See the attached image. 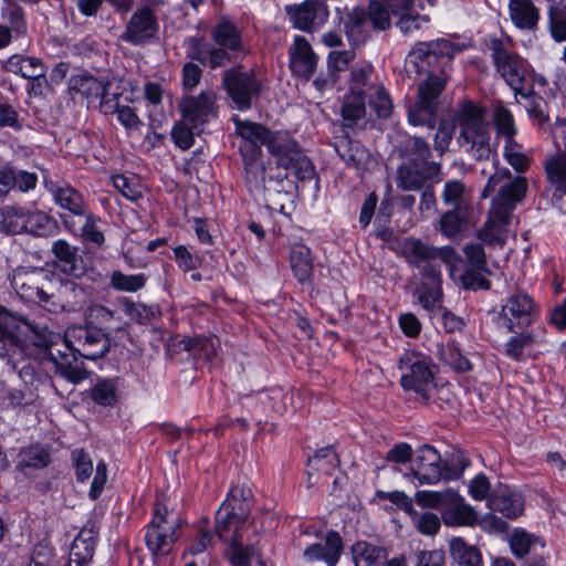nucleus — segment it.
I'll use <instances>...</instances> for the list:
<instances>
[{"label":"nucleus","mask_w":566,"mask_h":566,"mask_svg":"<svg viewBox=\"0 0 566 566\" xmlns=\"http://www.w3.org/2000/svg\"><path fill=\"white\" fill-rule=\"evenodd\" d=\"M402 253L407 262L420 270L424 277L431 280V286L424 284L419 291V302L429 312L441 310V264L449 269L451 279L465 280L469 270L463 269V260L451 247L436 248L421 242L418 239H406L402 245Z\"/></svg>","instance_id":"obj_1"},{"label":"nucleus","mask_w":566,"mask_h":566,"mask_svg":"<svg viewBox=\"0 0 566 566\" xmlns=\"http://www.w3.org/2000/svg\"><path fill=\"white\" fill-rule=\"evenodd\" d=\"M237 133L242 138L239 148L245 185L251 193L260 195L265 189V166L260 145H265L274 156L283 147L287 134L273 133L261 124L240 120L237 122Z\"/></svg>","instance_id":"obj_2"},{"label":"nucleus","mask_w":566,"mask_h":566,"mask_svg":"<svg viewBox=\"0 0 566 566\" xmlns=\"http://www.w3.org/2000/svg\"><path fill=\"white\" fill-rule=\"evenodd\" d=\"M371 72V65L352 71L349 94L342 107L343 120L347 127H359L365 123L367 97L379 117H387L391 112V101L384 87L370 82Z\"/></svg>","instance_id":"obj_3"},{"label":"nucleus","mask_w":566,"mask_h":566,"mask_svg":"<svg viewBox=\"0 0 566 566\" xmlns=\"http://www.w3.org/2000/svg\"><path fill=\"white\" fill-rule=\"evenodd\" d=\"M527 190L526 180L517 177L500 188L492 201L489 218L479 232V238L490 245H503L512 234L513 211Z\"/></svg>","instance_id":"obj_4"},{"label":"nucleus","mask_w":566,"mask_h":566,"mask_svg":"<svg viewBox=\"0 0 566 566\" xmlns=\"http://www.w3.org/2000/svg\"><path fill=\"white\" fill-rule=\"evenodd\" d=\"M484 109L469 101L462 102L454 115L460 130V146L478 160L488 159L491 154L490 127Z\"/></svg>","instance_id":"obj_5"},{"label":"nucleus","mask_w":566,"mask_h":566,"mask_svg":"<svg viewBox=\"0 0 566 566\" xmlns=\"http://www.w3.org/2000/svg\"><path fill=\"white\" fill-rule=\"evenodd\" d=\"M536 315L533 298L523 292L506 297L499 308L492 312V324L503 335L530 327Z\"/></svg>","instance_id":"obj_6"},{"label":"nucleus","mask_w":566,"mask_h":566,"mask_svg":"<svg viewBox=\"0 0 566 566\" xmlns=\"http://www.w3.org/2000/svg\"><path fill=\"white\" fill-rule=\"evenodd\" d=\"M10 282L22 300L48 310L51 290L56 284L52 272L43 268H18L12 272Z\"/></svg>","instance_id":"obj_7"},{"label":"nucleus","mask_w":566,"mask_h":566,"mask_svg":"<svg viewBox=\"0 0 566 566\" xmlns=\"http://www.w3.org/2000/svg\"><path fill=\"white\" fill-rule=\"evenodd\" d=\"M400 384L403 389L427 397L434 388L431 358L417 350H406L399 358Z\"/></svg>","instance_id":"obj_8"},{"label":"nucleus","mask_w":566,"mask_h":566,"mask_svg":"<svg viewBox=\"0 0 566 566\" xmlns=\"http://www.w3.org/2000/svg\"><path fill=\"white\" fill-rule=\"evenodd\" d=\"M181 521L172 517L167 507L156 501L154 516L145 534L146 545L154 556H166L178 539Z\"/></svg>","instance_id":"obj_9"},{"label":"nucleus","mask_w":566,"mask_h":566,"mask_svg":"<svg viewBox=\"0 0 566 566\" xmlns=\"http://www.w3.org/2000/svg\"><path fill=\"white\" fill-rule=\"evenodd\" d=\"M222 86L239 111L250 109L253 101L259 98L263 87L254 71H244L242 65H237L223 72Z\"/></svg>","instance_id":"obj_10"},{"label":"nucleus","mask_w":566,"mask_h":566,"mask_svg":"<svg viewBox=\"0 0 566 566\" xmlns=\"http://www.w3.org/2000/svg\"><path fill=\"white\" fill-rule=\"evenodd\" d=\"M446 83L447 77L444 75L429 72L427 78L419 84L418 99L408 109V120L411 125L434 127L437 112L436 101Z\"/></svg>","instance_id":"obj_11"},{"label":"nucleus","mask_w":566,"mask_h":566,"mask_svg":"<svg viewBox=\"0 0 566 566\" xmlns=\"http://www.w3.org/2000/svg\"><path fill=\"white\" fill-rule=\"evenodd\" d=\"M24 327L32 332L30 339L32 344L43 350L44 361L51 365V370L60 377L66 379L72 384H78L87 377L85 368L76 361V358L72 355H63L59 359L49 353L52 344V334L46 329L38 331L27 321L21 319V328Z\"/></svg>","instance_id":"obj_12"},{"label":"nucleus","mask_w":566,"mask_h":566,"mask_svg":"<svg viewBox=\"0 0 566 566\" xmlns=\"http://www.w3.org/2000/svg\"><path fill=\"white\" fill-rule=\"evenodd\" d=\"M67 347L85 359L96 360L104 357L111 348L108 332L84 325H73L65 331Z\"/></svg>","instance_id":"obj_13"},{"label":"nucleus","mask_w":566,"mask_h":566,"mask_svg":"<svg viewBox=\"0 0 566 566\" xmlns=\"http://www.w3.org/2000/svg\"><path fill=\"white\" fill-rule=\"evenodd\" d=\"M492 51L496 71L514 91L515 95L533 98L531 91L525 88V82L530 74L527 61L509 52L499 42L493 43Z\"/></svg>","instance_id":"obj_14"},{"label":"nucleus","mask_w":566,"mask_h":566,"mask_svg":"<svg viewBox=\"0 0 566 566\" xmlns=\"http://www.w3.org/2000/svg\"><path fill=\"white\" fill-rule=\"evenodd\" d=\"M464 43L450 39H437L429 42L418 43L410 53L411 61L417 65L418 71H424L426 66H432L439 59L449 62L455 54L465 49Z\"/></svg>","instance_id":"obj_15"},{"label":"nucleus","mask_w":566,"mask_h":566,"mask_svg":"<svg viewBox=\"0 0 566 566\" xmlns=\"http://www.w3.org/2000/svg\"><path fill=\"white\" fill-rule=\"evenodd\" d=\"M182 118L193 126H199L218 113L217 96L212 91H202L198 96L186 95L178 104Z\"/></svg>","instance_id":"obj_16"},{"label":"nucleus","mask_w":566,"mask_h":566,"mask_svg":"<svg viewBox=\"0 0 566 566\" xmlns=\"http://www.w3.org/2000/svg\"><path fill=\"white\" fill-rule=\"evenodd\" d=\"M21 319L0 305V358L12 364L23 352Z\"/></svg>","instance_id":"obj_17"},{"label":"nucleus","mask_w":566,"mask_h":566,"mask_svg":"<svg viewBox=\"0 0 566 566\" xmlns=\"http://www.w3.org/2000/svg\"><path fill=\"white\" fill-rule=\"evenodd\" d=\"M157 32L158 22L155 13L148 7H143L133 13L120 40L133 45H144L154 39Z\"/></svg>","instance_id":"obj_18"},{"label":"nucleus","mask_w":566,"mask_h":566,"mask_svg":"<svg viewBox=\"0 0 566 566\" xmlns=\"http://www.w3.org/2000/svg\"><path fill=\"white\" fill-rule=\"evenodd\" d=\"M411 473L420 485L438 483L442 476L439 452L429 444L419 448L412 460Z\"/></svg>","instance_id":"obj_19"},{"label":"nucleus","mask_w":566,"mask_h":566,"mask_svg":"<svg viewBox=\"0 0 566 566\" xmlns=\"http://www.w3.org/2000/svg\"><path fill=\"white\" fill-rule=\"evenodd\" d=\"M60 286L52 287L48 304L49 312L76 311L85 298V289L72 280H63L55 276Z\"/></svg>","instance_id":"obj_20"},{"label":"nucleus","mask_w":566,"mask_h":566,"mask_svg":"<svg viewBox=\"0 0 566 566\" xmlns=\"http://www.w3.org/2000/svg\"><path fill=\"white\" fill-rule=\"evenodd\" d=\"M367 22L378 30L390 27V9L384 0H371L367 12L360 8L353 9L348 14V34L353 35L356 29L364 28Z\"/></svg>","instance_id":"obj_21"},{"label":"nucleus","mask_w":566,"mask_h":566,"mask_svg":"<svg viewBox=\"0 0 566 566\" xmlns=\"http://www.w3.org/2000/svg\"><path fill=\"white\" fill-rule=\"evenodd\" d=\"M275 157L277 165L286 170H290L295 177L301 180L311 178L314 174V165L312 161L297 148V145L286 135L285 140L282 143Z\"/></svg>","instance_id":"obj_22"},{"label":"nucleus","mask_w":566,"mask_h":566,"mask_svg":"<svg viewBox=\"0 0 566 566\" xmlns=\"http://www.w3.org/2000/svg\"><path fill=\"white\" fill-rule=\"evenodd\" d=\"M525 500L520 491L509 486L499 485L488 499V506L493 512L501 513L504 517L513 520L524 511Z\"/></svg>","instance_id":"obj_23"},{"label":"nucleus","mask_w":566,"mask_h":566,"mask_svg":"<svg viewBox=\"0 0 566 566\" xmlns=\"http://www.w3.org/2000/svg\"><path fill=\"white\" fill-rule=\"evenodd\" d=\"M52 253L54 254V265L55 268L74 279H80L86 273V265L82 258L78 254V250L76 247H72L65 240H56L52 244Z\"/></svg>","instance_id":"obj_24"},{"label":"nucleus","mask_w":566,"mask_h":566,"mask_svg":"<svg viewBox=\"0 0 566 566\" xmlns=\"http://www.w3.org/2000/svg\"><path fill=\"white\" fill-rule=\"evenodd\" d=\"M441 515L447 526H474L478 522V514L474 509L453 490L442 509Z\"/></svg>","instance_id":"obj_25"},{"label":"nucleus","mask_w":566,"mask_h":566,"mask_svg":"<svg viewBox=\"0 0 566 566\" xmlns=\"http://www.w3.org/2000/svg\"><path fill=\"white\" fill-rule=\"evenodd\" d=\"M290 67L297 77L305 81H308L315 72V53L310 42L303 36H296L290 48Z\"/></svg>","instance_id":"obj_26"},{"label":"nucleus","mask_w":566,"mask_h":566,"mask_svg":"<svg viewBox=\"0 0 566 566\" xmlns=\"http://www.w3.org/2000/svg\"><path fill=\"white\" fill-rule=\"evenodd\" d=\"M513 334L503 345V353L513 360H521L526 349L541 342L535 328H523Z\"/></svg>","instance_id":"obj_27"},{"label":"nucleus","mask_w":566,"mask_h":566,"mask_svg":"<svg viewBox=\"0 0 566 566\" xmlns=\"http://www.w3.org/2000/svg\"><path fill=\"white\" fill-rule=\"evenodd\" d=\"M69 90L73 98L78 96L90 104L104 93L105 84L92 75L81 74L71 77Z\"/></svg>","instance_id":"obj_28"},{"label":"nucleus","mask_w":566,"mask_h":566,"mask_svg":"<svg viewBox=\"0 0 566 566\" xmlns=\"http://www.w3.org/2000/svg\"><path fill=\"white\" fill-rule=\"evenodd\" d=\"M84 324L107 332L112 327L120 329L122 319L115 311L101 304H93L84 313Z\"/></svg>","instance_id":"obj_29"},{"label":"nucleus","mask_w":566,"mask_h":566,"mask_svg":"<svg viewBox=\"0 0 566 566\" xmlns=\"http://www.w3.org/2000/svg\"><path fill=\"white\" fill-rule=\"evenodd\" d=\"M216 45L239 52L243 49L242 36L237 27L228 19H221L210 31Z\"/></svg>","instance_id":"obj_30"},{"label":"nucleus","mask_w":566,"mask_h":566,"mask_svg":"<svg viewBox=\"0 0 566 566\" xmlns=\"http://www.w3.org/2000/svg\"><path fill=\"white\" fill-rule=\"evenodd\" d=\"M510 18L520 29H534L538 22V10L531 0H510Z\"/></svg>","instance_id":"obj_31"},{"label":"nucleus","mask_w":566,"mask_h":566,"mask_svg":"<svg viewBox=\"0 0 566 566\" xmlns=\"http://www.w3.org/2000/svg\"><path fill=\"white\" fill-rule=\"evenodd\" d=\"M95 552V531L94 526L83 527L77 536L74 538L71 549L70 557L72 562H82L88 565L91 563Z\"/></svg>","instance_id":"obj_32"},{"label":"nucleus","mask_w":566,"mask_h":566,"mask_svg":"<svg viewBox=\"0 0 566 566\" xmlns=\"http://www.w3.org/2000/svg\"><path fill=\"white\" fill-rule=\"evenodd\" d=\"M291 266L301 283L311 282L314 271L311 250L304 244H295L291 249Z\"/></svg>","instance_id":"obj_33"},{"label":"nucleus","mask_w":566,"mask_h":566,"mask_svg":"<svg viewBox=\"0 0 566 566\" xmlns=\"http://www.w3.org/2000/svg\"><path fill=\"white\" fill-rule=\"evenodd\" d=\"M451 557L459 566H483L480 549L461 537H453L449 544Z\"/></svg>","instance_id":"obj_34"},{"label":"nucleus","mask_w":566,"mask_h":566,"mask_svg":"<svg viewBox=\"0 0 566 566\" xmlns=\"http://www.w3.org/2000/svg\"><path fill=\"white\" fill-rule=\"evenodd\" d=\"M28 210L14 206H6L0 209V230L17 234L27 231Z\"/></svg>","instance_id":"obj_35"},{"label":"nucleus","mask_w":566,"mask_h":566,"mask_svg":"<svg viewBox=\"0 0 566 566\" xmlns=\"http://www.w3.org/2000/svg\"><path fill=\"white\" fill-rule=\"evenodd\" d=\"M426 167L412 161L401 165L397 172V186L402 190H418L424 184Z\"/></svg>","instance_id":"obj_36"},{"label":"nucleus","mask_w":566,"mask_h":566,"mask_svg":"<svg viewBox=\"0 0 566 566\" xmlns=\"http://www.w3.org/2000/svg\"><path fill=\"white\" fill-rule=\"evenodd\" d=\"M7 67L29 80L41 77L46 73L45 65L34 56L12 55L8 60Z\"/></svg>","instance_id":"obj_37"},{"label":"nucleus","mask_w":566,"mask_h":566,"mask_svg":"<svg viewBox=\"0 0 566 566\" xmlns=\"http://www.w3.org/2000/svg\"><path fill=\"white\" fill-rule=\"evenodd\" d=\"M249 495L250 491L234 486L221 505H227V511L231 513L232 517H235L239 523H244L251 509Z\"/></svg>","instance_id":"obj_38"},{"label":"nucleus","mask_w":566,"mask_h":566,"mask_svg":"<svg viewBox=\"0 0 566 566\" xmlns=\"http://www.w3.org/2000/svg\"><path fill=\"white\" fill-rule=\"evenodd\" d=\"M470 192L460 180H449L441 192L442 202L455 210H468Z\"/></svg>","instance_id":"obj_39"},{"label":"nucleus","mask_w":566,"mask_h":566,"mask_svg":"<svg viewBox=\"0 0 566 566\" xmlns=\"http://www.w3.org/2000/svg\"><path fill=\"white\" fill-rule=\"evenodd\" d=\"M55 202L76 217L85 216V205L78 191L70 186L59 187L53 192Z\"/></svg>","instance_id":"obj_40"},{"label":"nucleus","mask_w":566,"mask_h":566,"mask_svg":"<svg viewBox=\"0 0 566 566\" xmlns=\"http://www.w3.org/2000/svg\"><path fill=\"white\" fill-rule=\"evenodd\" d=\"M406 513L409 515L412 526L422 535L433 536L441 527V520L433 512L417 511L411 504V510Z\"/></svg>","instance_id":"obj_41"},{"label":"nucleus","mask_w":566,"mask_h":566,"mask_svg":"<svg viewBox=\"0 0 566 566\" xmlns=\"http://www.w3.org/2000/svg\"><path fill=\"white\" fill-rule=\"evenodd\" d=\"M228 555L233 566H248L256 552L253 544L244 545L241 534L235 531L229 541Z\"/></svg>","instance_id":"obj_42"},{"label":"nucleus","mask_w":566,"mask_h":566,"mask_svg":"<svg viewBox=\"0 0 566 566\" xmlns=\"http://www.w3.org/2000/svg\"><path fill=\"white\" fill-rule=\"evenodd\" d=\"M318 1L307 0L300 6L286 7V12L294 19L295 25L302 30H310L317 15Z\"/></svg>","instance_id":"obj_43"},{"label":"nucleus","mask_w":566,"mask_h":566,"mask_svg":"<svg viewBox=\"0 0 566 566\" xmlns=\"http://www.w3.org/2000/svg\"><path fill=\"white\" fill-rule=\"evenodd\" d=\"M340 147V156L344 158V160L358 169H366L373 161V157L369 150L365 148L359 142L348 140Z\"/></svg>","instance_id":"obj_44"},{"label":"nucleus","mask_w":566,"mask_h":566,"mask_svg":"<svg viewBox=\"0 0 566 566\" xmlns=\"http://www.w3.org/2000/svg\"><path fill=\"white\" fill-rule=\"evenodd\" d=\"M493 122L499 137L509 140L514 138L517 129L510 109L502 104H496L493 109Z\"/></svg>","instance_id":"obj_45"},{"label":"nucleus","mask_w":566,"mask_h":566,"mask_svg":"<svg viewBox=\"0 0 566 566\" xmlns=\"http://www.w3.org/2000/svg\"><path fill=\"white\" fill-rule=\"evenodd\" d=\"M119 303L125 314L139 324L150 322L158 313L156 306L136 303L127 297L119 298Z\"/></svg>","instance_id":"obj_46"},{"label":"nucleus","mask_w":566,"mask_h":566,"mask_svg":"<svg viewBox=\"0 0 566 566\" xmlns=\"http://www.w3.org/2000/svg\"><path fill=\"white\" fill-rule=\"evenodd\" d=\"M439 356L452 369L458 371H468L471 369V363L465 358L454 342L447 343L439 347Z\"/></svg>","instance_id":"obj_47"},{"label":"nucleus","mask_w":566,"mask_h":566,"mask_svg":"<svg viewBox=\"0 0 566 566\" xmlns=\"http://www.w3.org/2000/svg\"><path fill=\"white\" fill-rule=\"evenodd\" d=\"M91 398L98 405L109 407L117 401V382L114 379L99 380L91 389Z\"/></svg>","instance_id":"obj_48"},{"label":"nucleus","mask_w":566,"mask_h":566,"mask_svg":"<svg viewBox=\"0 0 566 566\" xmlns=\"http://www.w3.org/2000/svg\"><path fill=\"white\" fill-rule=\"evenodd\" d=\"M430 155L429 145L419 137H409L406 142L403 157L407 161H412L427 167Z\"/></svg>","instance_id":"obj_49"},{"label":"nucleus","mask_w":566,"mask_h":566,"mask_svg":"<svg viewBox=\"0 0 566 566\" xmlns=\"http://www.w3.org/2000/svg\"><path fill=\"white\" fill-rule=\"evenodd\" d=\"M147 277L145 274H124L120 271H114L111 275V285L123 292H137L146 284Z\"/></svg>","instance_id":"obj_50"},{"label":"nucleus","mask_w":566,"mask_h":566,"mask_svg":"<svg viewBox=\"0 0 566 566\" xmlns=\"http://www.w3.org/2000/svg\"><path fill=\"white\" fill-rule=\"evenodd\" d=\"M343 552V542L339 534L331 531L326 534L324 546L321 547V559L328 566H335Z\"/></svg>","instance_id":"obj_51"},{"label":"nucleus","mask_w":566,"mask_h":566,"mask_svg":"<svg viewBox=\"0 0 566 566\" xmlns=\"http://www.w3.org/2000/svg\"><path fill=\"white\" fill-rule=\"evenodd\" d=\"M467 210L451 209L444 212L440 219V231L447 238L458 235L464 226V212Z\"/></svg>","instance_id":"obj_52"},{"label":"nucleus","mask_w":566,"mask_h":566,"mask_svg":"<svg viewBox=\"0 0 566 566\" xmlns=\"http://www.w3.org/2000/svg\"><path fill=\"white\" fill-rule=\"evenodd\" d=\"M547 177L551 182L557 185V188L563 190L566 188V155L556 154L545 166Z\"/></svg>","instance_id":"obj_53"},{"label":"nucleus","mask_w":566,"mask_h":566,"mask_svg":"<svg viewBox=\"0 0 566 566\" xmlns=\"http://www.w3.org/2000/svg\"><path fill=\"white\" fill-rule=\"evenodd\" d=\"M451 489L444 491L422 490L415 494L416 503L424 509H442L450 496Z\"/></svg>","instance_id":"obj_54"},{"label":"nucleus","mask_w":566,"mask_h":566,"mask_svg":"<svg viewBox=\"0 0 566 566\" xmlns=\"http://www.w3.org/2000/svg\"><path fill=\"white\" fill-rule=\"evenodd\" d=\"M20 465L27 468L41 469L49 464L50 454L40 446H31L24 449L21 454Z\"/></svg>","instance_id":"obj_55"},{"label":"nucleus","mask_w":566,"mask_h":566,"mask_svg":"<svg viewBox=\"0 0 566 566\" xmlns=\"http://www.w3.org/2000/svg\"><path fill=\"white\" fill-rule=\"evenodd\" d=\"M376 552V547L366 542L356 543L353 546L354 566H381Z\"/></svg>","instance_id":"obj_56"},{"label":"nucleus","mask_w":566,"mask_h":566,"mask_svg":"<svg viewBox=\"0 0 566 566\" xmlns=\"http://www.w3.org/2000/svg\"><path fill=\"white\" fill-rule=\"evenodd\" d=\"M538 539L525 530L517 528L510 536V547L514 556L524 557Z\"/></svg>","instance_id":"obj_57"},{"label":"nucleus","mask_w":566,"mask_h":566,"mask_svg":"<svg viewBox=\"0 0 566 566\" xmlns=\"http://www.w3.org/2000/svg\"><path fill=\"white\" fill-rule=\"evenodd\" d=\"M504 157L506 161L517 171H524L528 167V158L523 153L522 146L514 138L505 140Z\"/></svg>","instance_id":"obj_58"},{"label":"nucleus","mask_w":566,"mask_h":566,"mask_svg":"<svg viewBox=\"0 0 566 566\" xmlns=\"http://www.w3.org/2000/svg\"><path fill=\"white\" fill-rule=\"evenodd\" d=\"M198 127L199 126L191 125L189 122H185V119L182 118L174 126L171 132V138L179 148L184 150L188 149L193 144V130Z\"/></svg>","instance_id":"obj_59"},{"label":"nucleus","mask_w":566,"mask_h":566,"mask_svg":"<svg viewBox=\"0 0 566 566\" xmlns=\"http://www.w3.org/2000/svg\"><path fill=\"white\" fill-rule=\"evenodd\" d=\"M243 523H239L235 517H232L231 513L227 511V505H221L216 513V526L214 531L218 537L222 541L226 539L227 533L232 526H235V531L239 532V526Z\"/></svg>","instance_id":"obj_60"},{"label":"nucleus","mask_w":566,"mask_h":566,"mask_svg":"<svg viewBox=\"0 0 566 566\" xmlns=\"http://www.w3.org/2000/svg\"><path fill=\"white\" fill-rule=\"evenodd\" d=\"M186 45L188 48L187 57L191 60L190 62L198 61L207 65L210 44L206 43L203 38L190 36L186 39Z\"/></svg>","instance_id":"obj_61"},{"label":"nucleus","mask_w":566,"mask_h":566,"mask_svg":"<svg viewBox=\"0 0 566 566\" xmlns=\"http://www.w3.org/2000/svg\"><path fill=\"white\" fill-rule=\"evenodd\" d=\"M114 187L127 199L136 200L142 196L135 177L117 175L113 177Z\"/></svg>","instance_id":"obj_62"},{"label":"nucleus","mask_w":566,"mask_h":566,"mask_svg":"<svg viewBox=\"0 0 566 566\" xmlns=\"http://www.w3.org/2000/svg\"><path fill=\"white\" fill-rule=\"evenodd\" d=\"M463 252L467 256L469 266L473 271H485L486 270V261L485 253L481 244L479 243H470L463 248Z\"/></svg>","instance_id":"obj_63"},{"label":"nucleus","mask_w":566,"mask_h":566,"mask_svg":"<svg viewBox=\"0 0 566 566\" xmlns=\"http://www.w3.org/2000/svg\"><path fill=\"white\" fill-rule=\"evenodd\" d=\"M235 51H232L230 49H226L220 45H211L208 50V61L207 65L210 69H217L226 66L227 64L232 62L233 53Z\"/></svg>","instance_id":"obj_64"}]
</instances>
